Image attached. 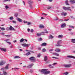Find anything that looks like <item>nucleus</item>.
<instances>
[{"instance_id":"f257e3e1","label":"nucleus","mask_w":75,"mask_h":75,"mask_svg":"<svg viewBox=\"0 0 75 75\" xmlns=\"http://www.w3.org/2000/svg\"><path fill=\"white\" fill-rule=\"evenodd\" d=\"M48 71V69H42L41 71V72L44 74H50V71Z\"/></svg>"},{"instance_id":"f03ea898","label":"nucleus","mask_w":75,"mask_h":75,"mask_svg":"<svg viewBox=\"0 0 75 75\" xmlns=\"http://www.w3.org/2000/svg\"><path fill=\"white\" fill-rule=\"evenodd\" d=\"M29 59L30 60V61H32V62H35V58L34 57H32L29 58Z\"/></svg>"},{"instance_id":"7ed1b4c3","label":"nucleus","mask_w":75,"mask_h":75,"mask_svg":"<svg viewBox=\"0 0 75 75\" xmlns=\"http://www.w3.org/2000/svg\"><path fill=\"white\" fill-rule=\"evenodd\" d=\"M72 66V65L71 64H65L64 65V67H65V68H69V67H71Z\"/></svg>"},{"instance_id":"20e7f679","label":"nucleus","mask_w":75,"mask_h":75,"mask_svg":"<svg viewBox=\"0 0 75 75\" xmlns=\"http://www.w3.org/2000/svg\"><path fill=\"white\" fill-rule=\"evenodd\" d=\"M21 45L23 47H28V46L30 45L26 43L22 44Z\"/></svg>"},{"instance_id":"39448f33","label":"nucleus","mask_w":75,"mask_h":75,"mask_svg":"<svg viewBox=\"0 0 75 75\" xmlns=\"http://www.w3.org/2000/svg\"><path fill=\"white\" fill-rule=\"evenodd\" d=\"M33 65H34V64H31L30 65H28L27 66V68H32V66H33Z\"/></svg>"},{"instance_id":"423d86ee","label":"nucleus","mask_w":75,"mask_h":75,"mask_svg":"<svg viewBox=\"0 0 75 75\" xmlns=\"http://www.w3.org/2000/svg\"><path fill=\"white\" fill-rule=\"evenodd\" d=\"M39 27L41 29L44 28L45 27V26L44 25H43L42 24L39 25Z\"/></svg>"},{"instance_id":"0eeeda50","label":"nucleus","mask_w":75,"mask_h":75,"mask_svg":"<svg viewBox=\"0 0 75 75\" xmlns=\"http://www.w3.org/2000/svg\"><path fill=\"white\" fill-rule=\"evenodd\" d=\"M9 30H13V31H15V29H14V28H13L11 26V25L10 26L9 28Z\"/></svg>"},{"instance_id":"6e6552de","label":"nucleus","mask_w":75,"mask_h":75,"mask_svg":"<svg viewBox=\"0 0 75 75\" xmlns=\"http://www.w3.org/2000/svg\"><path fill=\"white\" fill-rule=\"evenodd\" d=\"M0 49L1 51H3L4 52H6L7 50H6V49L3 48H0Z\"/></svg>"},{"instance_id":"1a4fd4ad","label":"nucleus","mask_w":75,"mask_h":75,"mask_svg":"<svg viewBox=\"0 0 75 75\" xmlns=\"http://www.w3.org/2000/svg\"><path fill=\"white\" fill-rule=\"evenodd\" d=\"M63 37H64V36L62 35H60L58 36V38H62Z\"/></svg>"},{"instance_id":"9d476101","label":"nucleus","mask_w":75,"mask_h":75,"mask_svg":"<svg viewBox=\"0 0 75 75\" xmlns=\"http://www.w3.org/2000/svg\"><path fill=\"white\" fill-rule=\"evenodd\" d=\"M28 4H31L33 3V1H32L29 0L28 1Z\"/></svg>"},{"instance_id":"9b49d317","label":"nucleus","mask_w":75,"mask_h":75,"mask_svg":"<svg viewBox=\"0 0 75 75\" xmlns=\"http://www.w3.org/2000/svg\"><path fill=\"white\" fill-rule=\"evenodd\" d=\"M9 39H7L6 40H5V41H6V42H7L8 43V44L9 45H10L11 44V43L10 42H8V40Z\"/></svg>"},{"instance_id":"f8f14e48","label":"nucleus","mask_w":75,"mask_h":75,"mask_svg":"<svg viewBox=\"0 0 75 75\" xmlns=\"http://www.w3.org/2000/svg\"><path fill=\"white\" fill-rule=\"evenodd\" d=\"M68 58H70L75 59V57H74L72 56H67Z\"/></svg>"},{"instance_id":"ddd939ff","label":"nucleus","mask_w":75,"mask_h":75,"mask_svg":"<svg viewBox=\"0 0 75 75\" xmlns=\"http://www.w3.org/2000/svg\"><path fill=\"white\" fill-rule=\"evenodd\" d=\"M65 26H66V25L65 24V23H63L62 24L61 27L62 28H64V27H65Z\"/></svg>"},{"instance_id":"4468645a","label":"nucleus","mask_w":75,"mask_h":75,"mask_svg":"<svg viewBox=\"0 0 75 75\" xmlns=\"http://www.w3.org/2000/svg\"><path fill=\"white\" fill-rule=\"evenodd\" d=\"M61 14L62 15V16H65L67 14V13H65L63 12Z\"/></svg>"},{"instance_id":"2eb2a0df","label":"nucleus","mask_w":75,"mask_h":75,"mask_svg":"<svg viewBox=\"0 0 75 75\" xmlns=\"http://www.w3.org/2000/svg\"><path fill=\"white\" fill-rule=\"evenodd\" d=\"M70 2H71V4H74L75 3V0H70L69 1Z\"/></svg>"},{"instance_id":"dca6fc26","label":"nucleus","mask_w":75,"mask_h":75,"mask_svg":"<svg viewBox=\"0 0 75 75\" xmlns=\"http://www.w3.org/2000/svg\"><path fill=\"white\" fill-rule=\"evenodd\" d=\"M46 45H47V43L45 42L42 43L41 45V46H46Z\"/></svg>"},{"instance_id":"f3484780","label":"nucleus","mask_w":75,"mask_h":75,"mask_svg":"<svg viewBox=\"0 0 75 75\" xmlns=\"http://www.w3.org/2000/svg\"><path fill=\"white\" fill-rule=\"evenodd\" d=\"M8 66H9V64H8L5 67V69H8Z\"/></svg>"},{"instance_id":"a211bd4d","label":"nucleus","mask_w":75,"mask_h":75,"mask_svg":"<svg viewBox=\"0 0 75 75\" xmlns=\"http://www.w3.org/2000/svg\"><path fill=\"white\" fill-rule=\"evenodd\" d=\"M48 59V58H47V56H45L44 57V61H47Z\"/></svg>"},{"instance_id":"6ab92c4d","label":"nucleus","mask_w":75,"mask_h":75,"mask_svg":"<svg viewBox=\"0 0 75 75\" xmlns=\"http://www.w3.org/2000/svg\"><path fill=\"white\" fill-rule=\"evenodd\" d=\"M65 3L66 4V5H67V6H69V4H68V0H66L65 1Z\"/></svg>"},{"instance_id":"aec40b11","label":"nucleus","mask_w":75,"mask_h":75,"mask_svg":"<svg viewBox=\"0 0 75 75\" xmlns=\"http://www.w3.org/2000/svg\"><path fill=\"white\" fill-rule=\"evenodd\" d=\"M67 10H68V11H72L71 9V7H67Z\"/></svg>"},{"instance_id":"412c9836","label":"nucleus","mask_w":75,"mask_h":75,"mask_svg":"<svg viewBox=\"0 0 75 75\" xmlns=\"http://www.w3.org/2000/svg\"><path fill=\"white\" fill-rule=\"evenodd\" d=\"M55 51L56 52H61V50L58 49H56L55 50Z\"/></svg>"},{"instance_id":"4be33fe9","label":"nucleus","mask_w":75,"mask_h":75,"mask_svg":"<svg viewBox=\"0 0 75 75\" xmlns=\"http://www.w3.org/2000/svg\"><path fill=\"white\" fill-rule=\"evenodd\" d=\"M4 64H5V63L1 61L0 62V65H4Z\"/></svg>"},{"instance_id":"5701e85b","label":"nucleus","mask_w":75,"mask_h":75,"mask_svg":"<svg viewBox=\"0 0 75 75\" xmlns=\"http://www.w3.org/2000/svg\"><path fill=\"white\" fill-rule=\"evenodd\" d=\"M18 21H19V22H20L21 23V22H22V21H23V20L20 18H18Z\"/></svg>"},{"instance_id":"b1692460","label":"nucleus","mask_w":75,"mask_h":75,"mask_svg":"<svg viewBox=\"0 0 75 75\" xmlns=\"http://www.w3.org/2000/svg\"><path fill=\"white\" fill-rule=\"evenodd\" d=\"M54 55H56V56H59V55L57 53H53Z\"/></svg>"},{"instance_id":"393cba45","label":"nucleus","mask_w":75,"mask_h":75,"mask_svg":"<svg viewBox=\"0 0 75 75\" xmlns=\"http://www.w3.org/2000/svg\"><path fill=\"white\" fill-rule=\"evenodd\" d=\"M63 8L64 10H67V7H66L65 6H64L63 7Z\"/></svg>"},{"instance_id":"a878e982","label":"nucleus","mask_w":75,"mask_h":75,"mask_svg":"<svg viewBox=\"0 0 75 75\" xmlns=\"http://www.w3.org/2000/svg\"><path fill=\"white\" fill-rule=\"evenodd\" d=\"M71 42L73 43H75V39H71Z\"/></svg>"},{"instance_id":"bb28decb","label":"nucleus","mask_w":75,"mask_h":75,"mask_svg":"<svg viewBox=\"0 0 75 75\" xmlns=\"http://www.w3.org/2000/svg\"><path fill=\"white\" fill-rule=\"evenodd\" d=\"M61 43H62L61 40L57 42V44H61Z\"/></svg>"},{"instance_id":"cd10ccee","label":"nucleus","mask_w":75,"mask_h":75,"mask_svg":"<svg viewBox=\"0 0 75 75\" xmlns=\"http://www.w3.org/2000/svg\"><path fill=\"white\" fill-rule=\"evenodd\" d=\"M24 41V39L23 38L21 39L20 40V41L21 42H23V41Z\"/></svg>"},{"instance_id":"c85d7f7f","label":"nucleus","mask_w":75,"mask_h":75,"mask_svg":"<svg viewBox=\"0 0 75 75\" xmlns=\"http://www.w3.org/2000/svg\"><path fill=\"white\" fill-rule=\"evenodd\" d=\"M49 67L50 68H54V67L52 66L50 64L49 65Z\"/></svg>"},{"instance_id":"c756f323","label":"nucleus","mask_w":75,"mask_h":75,"mask_svg":"<svg viewBox=\"0 0 75 75\" xmlns=\"http://www.w3.org/2000/svg\"><path fill=\"white\" fill-rule=\"evenodd\" d=\"M49 38H54V36L51 35H50Z\"/></svg>"},{"instance_id":"7c9ffc66","label":"nucleus","mask_w":75,"mask_h":75,"mask_svg":"<svg viewBox=\"0 0 75 75\" xmlns=\"http://www.w3.org/2000/svg\"><path fill=\"white\" fill-rule=\"evenodd\" d=\"M37 35L38 37H39V36H41V33H37Z\"/></svg>"},{"instance_id":"2f4dec72","label":"nucleus","mask_w":75,"mask_h":75,"mask_svg":"<svg viewBox=\"0 0 75 75\" xmlns=\"http://www.w3.org/2000/svg\"><path fill=\"white\" fill-rule=\"evenodd\" d=\"M31 55V53L30 52H28L26 53V55Z\"/></svg>"},{"instance_id":"473e14b6","label":"nucleus","mask_w":75,"mask_h":75,"mask_svg":"<svg viewBox=\"0 0 75 75\" xmlns=\"http://www.w3.org/2000/svg\"><path fill=\"white\" fill-rule=\"evenodd\" d=\"M3 74L4 75H7V72H6V71H4Z\"/></svg>"},{"instance_id":"72a5a7b5","label":"nucleus","mask_w":75,"mask_h":75,"mask_svg":"<svg viewBox=\"0 0 75 75\" xmlns=\"http://www.w3.org/2000/svg\"><path fill=\"white\" fill-rule=\"evenodd\" d=\"M14 58L16 59V58H20V57L19 56H15L14 57Z\"/></svg>"},{"instance_id":"f704fd0d","label":"nucleus","mask_w":75,"mask_h":75,"mask_svg":"<svg viewBox=\"0 0 75 75\" xmlns=\"http://www.w3.org/2000/svg\"><path fill=\"white\" fill-rule=\"evenodd\" d=\"M17 16H18V13H15V17H17Z\"/></svg>"},{"instance_id":"c9c22d12","label":"nucleus","mask_w":75,"mask_h":75,"mask_svg":"<svg viewBox=\"0 0 75 75\" xmlns=\"http://www.w3.org/2000/svg\"><path fill=\"white\" fill-rule=\"evenodd\" d=\"M40 34L41 35H45V33H44V32H42Z\"/></svg>"},{"instance_id":"e433bc0d","label":"nucleus","mask_w":75,"mask_h":75,"mask_svg":"<svg viewBox=\"0 0 75 75\" xmlns=\"http://www.w3.org/2000/svg\"><path fill=\"white\" fill-rule=\"evenodd\" d=\"M45 51H46V49L45 48L43 49L42 50V52H45Z\"/></svg>"},{"instance_id":"4c0bfd02","label":"nucleus","mask_w":75,"mask_h":75,"mask_svg":"<svg viewBox=\"0 0 75 75\" xmlns=\"http://www.w3.org/2000/svg\"><path fill=\"white\" fill-rule=\"evenodd\" d=\"M1 29L2 31H4V30H5V28H1Z\"/></svg>"},{"instance_id":"58836bf2","label":"nucleus","mask_w":75,"mask_h":75,"mask_svg":"<svg viewBox=\"0 0 75 75\" xmlns=\"http://www.w3.org/2000/svg\"><path fill=\"white\" fill-rule=\"evenodd\" d=\"M5 8L6 9H7L9 8H10V7H9L8 6H5Z\"/></svg>"},{"instance_id":"ea45409f","label":"nucleus","mask_w":75,"mask_h":75,"mask_svg":"<svg viewBox=\"0 0 75 75\" xmlns=\"http://www.w3.org/2000/svg\"><path fill=\"white\" fill-rule=\"evenodd\" d=\"M69 26L70 27H71V28H74V26H73L71 25H69Z\"/></svg>"},{"instance_id":"a19ab883","label":"nucleus","mask_w":75,"mask_h":75,"mask_svg":"<svg viewBox=\"0 0 75 75\" xmlns=\"http://www.w3.org/2000/svg\"><path fill=\"white\" fill-rule=\"evenodd\" d=\"M68 74H69L68 72H65L63 74H65V75H68Z\"/></svg>"},{"instance_id":"79ce46f5","label":"nucleus","mask_w":75,"mask_h":75,"mask_svg":"<svg viewBox=\"0 0 75 75\" xmlns=\"http://www.w3.org/2000/svg\"><path fill=\"white\" fill-rule=\"evenodd\" d=\"M54 20L55 21L58 20V18H57V17H56L54 18Z\"/></svg>"},{"instance_id":"37998d69","label":"nucleus","mask_w":75,"mask_h":75,"mask_svg":"<svg viewBox=\"0 0 75 75\" xmlns=\"http://www.w3.org/2000/svg\"><path fill=\"white\" fill-rule=\"evenodd\" d=\"M31 23L30 22H28V23H27V25H30L31 24Z\"/></svg>"},{"instance_id":"c03bdc74","label":"nucleus","mask_w":75,"mask_h":75,"mask_svg":"<svg viewBox=\"0 0 75 75\" xmlns=\"http://www.w3.org/2000/svg\"><path fill=\"white\" fill-rule=\"evenodd\" d=\"M42 15H43V16H47L48 14L42 13Z\"/></svg>"},{"instance_id":"a18cd8bd","label":"nucleus","mask_w":75,"mask_h":75,"mask_svg":"<svg viewBox=\"0 0 75 75\" xmlns=\"http://www.w3.org/2000/svg\"><path fill=\"white\" fill-rule=\"evenodd\" d=\"M10 20H13V17L12 16L10 18Z\"/></svg>"},{"instance_id":"49530a36","label":"nucleus","mask_w":75,"mask_h":75,"mask_svg":"<svg viewBox=\"0 0 75 75\" xmlns=\"http://www.w3.org/2000/svg\"><path fill=\"white\" fill-rule=\"evenodd\" d=\"M23 22H24V24H25V23H28V22H27V21H23Z\"/></svg>"},{"instance_id":"de8ad7c7","label":"nucleus","mask_w":75,"mask_h":75,"mask_svg":"<svg viewBox=\"0 0 75 75\" xmlns=\"http://www.w3.org/2000/svg\"><path fill=\"white\" fill-rule=\"evenodd\" d=\"M30 7L31 8H33V6H32V5L31 4H29Z\"/></svg>"},{"instance_id":"09e8293b","label":"nucleus","mask_w":75,"mask_h":75,"mask_svg":"<svg viewBox=\"0 0 75 75\" xmlns=\"http://www.w3.org/2000/svg\"><path fill=\"white\" fill-rule=\"evenodd\" d=\"M29 52H32V53H34V52L31 51V50H29Z\"/></svg>"},{"instance_id":"8fccbe9b","label":"nucleus","mask_w":75,"mask_h":75,"mask_svg":"<svg viewBox=\"0 0 75 75\" xmlns=\"http://www.w3.org/2000/svg\"><path fill=\"white\" fill-rule=\"evenodd\" d=\"M12 23H14V24H16V21H13Z\"/></svg>"},{"instance_id":"3c124183","label":"nucleus","mask_w":75,"mask_h":75,"mask_svg":"<svg viewBox=\"0 0 75 75\" xmlns=\"http://www.w3.org/2000/svg\"><path fill=\"white\" fill-rule=\"evenodd\" d=\"M40 56H41V55L40 54H39L38 55V58H40Z\"/></svg>"},{"instance_id":"603ef678","label":"nucleus","mask_w":75,"mask_h":75,"mask_svg":"<svg viewBox=\"0 0 75 75\" xmlns=\"http://www.w3.org/2000/svg\"><path fill=\"white\" fill-rule=\"evenodd\" d=\"M53 50H54L53 49H51L49 50V51L50 52H51V51H53Z\"/></svg>"},{"instance_id":"864d4df0","label":"nucleus","mask_w":75,"mask_h":75,"mask_svg":"<svg viewBox=\"0 0 75 75\" xmlns=\"http://www.w3.org/2000/svg\"><path fill=\"white\" fill-rule=\"evenodd\" d=\"M5 36L6 37H9L10 36V35H5Z\"/></svg>"},{"instance_id":"5fc2aeb1","label":"nucleus","mask_w":75,"mask_h":75,"mask_svg":"<svg viewBox=\"0 0 75 75\" xmlns=\"http://www.w3.org/2000/svg\"><path fill=\"white\" fill-rule=\"evenodd\" d=\"M10 1V0H4V2H6V1Z\"/></svg>"},{"instance_id":"6e6d98bb","label":"nucleus","mask_w":75,"mask_h":75,"mask_svg":"<svg viewBox=\"0 0 75 75\" xmlns=\"http://www.w3.org/2000/svg\"><path fill=\"white\" fill-rule=\"evenodd\" d=\"M56 46H57V47H58V46H59V47L61 46V45H56Z\"/></svg>"},{"instance_id":"4d7b16f0","label":"nucleus","mask_w":75,"mask_h":75,"mask_svg":"<svg viewBox=\"0 0 75 75\" xmlns=\"http://www.w3.org/2000/svg\"><path fill=\"white\" fill-rule=\"evenodd\" d=\"M52 58H55V59H58V58L57 57H53Z\"/></svg>"},{"instance_id":"13d9d810","label":"nucleus","mask_w":75,"mask_h":75,"mask_svg":"<svg viewBox=\"0 0 75 75\" xmlns=\"http://www.w3.org/2000/svg\"><path fill=\"white\" fill-rule=\"evenodd\" d=\"M34 32V30H33V29H31L30 30V32H31V33H33V32Z\"/></svg>"},{"instance_id":"bf43d9fd","label":"nucleus","mask_w":75,"mask_h":75,"mask_svg":"<svg viewBox=\"0 0 75 75\" xmlns=\"http://www.w3.org/2000/svg\"><path fill=\"white\" fill-rule=\"evenodd\" d=\"M42 38H39V41H42Z\"/></svg>"},{"instance_id":"052dcab7","label":"nucleus","mask_w":75,"mask_h":75,"mask_svg":"<svg viewBox=\"0 0 75 75\" xmlns=\"http://www.w3.org/2000/svg\"><path fill=\"white\" fill-rule=\"evenodd\" d=\"M57 64V63H53L52 65H55Z\"/></svg>"},{"instance_id":"680f3d73","label":"nucleus","mask_w":75,"mask_h":75,"mask_svg":"<svg viewBox=\"0 0 75 75\" xmlns=\"http://www.w3.org/2000/svg\"><path fill=\"white\" fill-rule=\"evenodd\" d=\"M70 34L71 35H73L74 34V33L73 32H71L70 33Z\"/></svg>"},{"instance_id":"e2e57ef3","label":"nucleus","mask_w":75,"mask_h":75,"mask_svg":"<svg viewBox=\"0 0 75 75\" xmlns=\"http://www.w3.org/2000/svg\"><path fill=\"white\" fill-rule=\"evenodd\" d=\"M14 69H19V68H14Z\"/></svg>"},{"instance_id":"0e129e2a","label":"nucleus","mask_w":75,"mask_h":75,"mask_svg":"<svg viewBox=\"0 0 75 75\" xmlns=\"http://www.w3.org/2000/svg\"><path fill=\"white\" fill-rule=\"evenodd\" d=\"M28 32H30V29L28 28Z\"/></svg>"},{"instance_id":"69168bd1","label":"nucleus","mask_w":75,"mask_h":75,"mask_svg":"<svg viewBox=\"0 0 75 75\" xmlns=\"http://www.w3.org/2000/svg\"><path fill=\"white\" fill-rule=\"evenodd\" d=\"M1 34L3 35H4V33H1Z\"/></svg>"},{"instance_id":"338daca9","label":"nucleus","mask_w":75,"mask_h":75,"mask_svg":"<svg viewBox=\"0 0 75 75\" xmlns=\"http://www.w3.org/2000/svg\"><path fill=\"white\" fill-rule=\"evenodd\" d=\"M50 8H51V7H48V8H47V9H50Z\"/></svg>"},{"instance_id":"774afa93","label":"nucleus","mask_w":75,"mask_h":75,"mask_svg":"<svg viewBox=\"0 0 75 75\" xmlns=\"http://www.w3.org/2000/svg\"><path fill=\"white\" fill-rule=\"evenodd\" d=\"M10 48H11L13 47V45H11L10 47Z\"/></svg>"}]
</instances>
